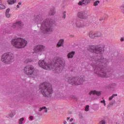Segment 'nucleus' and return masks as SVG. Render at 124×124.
<instances>
[{
  "instance_id": "obj_20",
  "label": "nucleus",
  "mask_w": 124,
  "mask_h": 124,
  "mask_svg": "<svg viewBox=\"0 0 124 124\" xmlns=\"http://www.w3.org/2000/svg\"><path fill=\"white\" fill-rule=\"evenodd\" d=\"M15 116V113H14V112L11 111L7 116L6 118L8 119H12Z\"/></svg>"
},
{
  "instance_id": "obj_47",
  "label": "nucleus",
  "mask_w": 124,
  "mask_h": 124,
  "mask_svg": "<svg viewBox=\"0 0 124 124\" xmlns=\"http://www.w3.org/2000/svg\"><path fill=\"white\" fill-rule=\"evenodd\" d=\"M71 124H76V123H75V122H72Z\"/></svg>"
},
{
  "instance_id": "obj_4",
  "label": "nucleus",
  "mask_w": 124,
  "mask_h": 124,
  "mask_svg": "<svg viewBox=\"0 0 124 124\" xmlns=\"http://www.w3.org/2000/svg\"><path fill=\"white\" fill-rule=\"evenodd\" d=\"M39 91L45 97H52L53 88L51 84L43 83L40 86Z\"/></svg>"
},
{
  "instance_id": "obj_32",
  "label": "nucleus",
  "mask_w": 124,
  "mask_h": 124,
  "mask_svg": "<svg viewBox=\"0 0 124 124\" xmlns=\"http://www.w3.org/2000/svg\"><path fill=\"white\" fill-rule=\"evenodd\" d=\"M44 109H46V107H43L42 108H40V109H39V112H41L42 110H44Z\"/></svg>"
},
{
  "instance_id": "obj_3",
  "label": "nucleus",
  "mask_w": 124,
  "mask_h": 124,
  "mask_svg": "<svg viewBox=\"0 0 124 124\" xmlns=\"http://www.w3.org/2000/svg\"><path fill=\"white\" fill-rule=\"evenodd\" d=\"M43 15L39 14L34 16L33 23L35 25H40V30L42 32L47 34L53 31V27L55 26L56 22L53 19L46 18L44 20Z\"/></svg>"
},
{
  "instance_id": "obj_9",
  "label": "nucleus",
  "mask_w": 124,
  "mask_h": 124,
  "mask_svg": "<svg viewBox=\"0 0 124 124\" xmlns=\"http://www.w3.org/2000/svg\"><path fill=\"white\" fill-rule=\"evenodd\" d=\"M85 79L82 77H70L68 78V82L74 86L83 85Z\"/></svg>"
},
{
  "instance_id": "obj_6",
  "label": "nucleus",
  "mask_w": 124,
  "mask_h": 124,
  "mask_svg": "<svg viewBox=\"0 0 124 124\" xmlns=\"http://www.w3.org/2000/svg\"><path fill=\"white\" fill-rule=\"evenodd\" d=\"M24 74L28 75L31 78H36L37 77V72L34 70V67L31 65H27L23 69Z\"/></svg>"
},
{
  "instance_id": "obj_2",
  "label": "nucleus",
  "mask_w": 124,
  "mask_h": 124,
  "mask_svg": "<svg viewBox=\"0 0 124 124\" xmlns=\"http://www.w3.org/2000/svg\"><path fill=\"white\" fill-rule=\"evenodd\" d=\"M38 64L40 67L46 70H52L53 73L59 74L62 71L63 67L65 65V62L62 58L56 57L52 61L47 62H46L44 60H40Z\"/></svg>"
},
{
  "instance_id": "obj_44",
  "label": "nucleus",
  "mask_w": 124,
  "mask_h": 124,
  "mask_svg": "<svg viewBox=\"0 0 124 124\" xmlns=\"http://www.w3.org/2000/svg\"><path fill=\"white\" fill-rule=\"evenodd\" d=\"M120 40H121V42L124 41V38H122Z\"/></svg>"
},
{
  "instance_id": "obj_8",
  "label": "nucleus",
  "mask_w": 124,
  "mask_h": 124,
  "mask_svg": "<svg viewBox=\"0 0 124 124\" xmlns=\"http://www.w3.org/2000/svg\"><path fill=\"white\" fill-rule=\"evenodd\" d=\"M87 50L93 53V54H99L100 55H102L104 53V48L102 47L100 45H92L89 46L87 47Z\"/></svg>"
},
{
  "instance_id": "obj_10",
  "label": "nucleus",
  "mask_w": 124,
  "mask_h": 124,
  "mask_svg": "<svg viewBox=\"0 0 124 124\" xmlns=\"http://www.w3.org/2000/svg\"><path fill=\"white\" fill-rule=\"evenodd\" d=\"M46 50V47L42 45H38L34 46L33 51L36 54H41Z\"/></svg>"
},
{
  "instance_id": "obj_39",
  "label": "nucleus",
  "mask_w": 124,
  "mask_h": 124,
  "mask_svg": "<svg viewBox=\"0 0 124 124\" xmlns=\"http://www.w3.org/2000/svg\"><path fill=\"white\" fill-rule=\"evenodd\" d=\"M30 119L31 121H32V120H33V117L32 116H31L30 117Z\"/></svg>"
},
{
  "instance_id": "obj_45",
  "label": "nucleus",
  "mask_w": 124,
  "mask_h": 124,
  "mask_svg": "<svg viewBox=\"0 0 124 124\" xmlns=\"http://www.w3.org/2000/svg\"><path fill=\"white\" fill-rule=\"evenodd\" d=\"M103 20V18H100L99 21H101Z\"/></svg>"
},
{
  "instance_id": "obj_23",
  "label": "nucleus",
  "mask_w": 124,
  "mask_h": 124,
  "mask_svg": "<svg viewBox=\"0 0 124 124\" xmlns=\"http://www.w3.org/2000/svg\"><path fill=\"white\" fill-rule=\"evenodd\" d=\"M100 3V1L99 0H95L93 3V6H94V7H96V6H98V5Z\"/></svg>"
},
{
  "instance_id": "obj_7",
  "label": "nucleus",
  "mask_w": 124,
  "mask_h": 124,
  "mask_svg": "<svg viewBox=\"0 0 124 124\" xmlns=\"http://www.w3.org/2000/svg\"><path fill=\"white\" fill-rule=\"evenodd\" d=\"M1 61L4 63L10 64L14 62V54L12 52H6L1 57Z\"/></svg>"
},
{
  "instance_id": "obj_11",
  "label": "nucleus",
  "mask_w": 124,
  "mask_h": 124,
  "mask_svg": "<svg viewBox=\"0 0 124 124\" xmlns=\"http://www.w3.org/2000/svg\"><path fill=\"white\" fill-rule=\"evenodd\" d=\"M78 17L79 18V19L86 20V19H88V13L86 11L79 12L78 13Z\"/></svg>"
},
{
  "instance_id": "obj_5",
  "label": "nucleus",
  "mask_w": 124,
  "mask_h": 124,
  "mask_svg": "<svg viewBox=\"0 0 124 124\" xmlns=\"http://www.w3.org/2000/svg\"><path fill=\"white\" fill-rule=\"evenodd\" d=\"M11 43L16 49H23L28 45V41L21 38H16L12 39Z\"/></svg>"
},
{
  "instance_id": "obj_27",
  "label": "nucleus",
  "mask_w": 124,
  "mask_h": 124,
  "mask_svg": "<svg viewBox=\"0 0 124 124\" xmlns=\"http://www.w3.org/2000/svg\"><path fill=\"white\" fill-rule=\"evenodd\" d=\"M120 8L123 14H124V3L120 7Z\"/></svg>"
},
{
  "instance_id": "obj_29",
  "label": "nucleus",
  "mask_w": 124,
  "mask_h": 124,
  "mask_svg": "<svg viewBox=\"0 0 124 124\" xmlns=\"http://www.w3.org/2000/svg\"><path fill=\"white\" fill-rule=\"evenodd\" d=\"M24 120H25V119L24 118H20L19 120L18 124H22L23 122H24Z\"/></svg>"
},
{
  "instance_id": "obj_35",
  "label": "nucleus",
  "mask_w": 124,
  "mask_h": 124,
  "mask_svg": "<svg viewBox=\"0 0 124 124\" xmlns=\"http://www.w3.org/2000/svg\"><path fill=\"white\" fill-rule=\"evenodd\" d=\"M70 97L71 98H73V99H76V98H77V97L75 95H71Z\"/></svg>"
},
{
  "instance_id": "obj_25",
  "label": "nucleus",
  "mask_w": 124,
  "mask_h": 124,
  "mask_svg": "<svg viewBox=\"0 0 124 124\" xmlns=\"http://www.w3.org/2000/svg\"><path fill=\"white\" fill-rule=\"evenodd\" d=\"M118 96V94H113L111 96H109L108 98V101H111L113 98H114L115 97Z\"/></svg>"
},
{
  "instance_id": "obj_24",
  "label": "nucleus",
  "mask_w": 124,
  "mask_h": 124,
  "mask_svg": "<svg viewBox=\"0 0 124 124\" xmlns=\"http://www.w3.org/2000/svg\"><path fill=\"white\" fill-rule=\"evenodd\" d=\"M102 36V34L100 32H95V37H101Z\"/></svg>"
},
{
  "instance_id": "obj_15",
  "label": "nucleus",
  "mask_w": 124,
  "mask_h": 124,
  "mask_svg": "<svg viewBox=\"0 0 124 124\" xmlns=\"http://www.w3.org/2000/svg\"><path fill=\"white\" fill-rule=\"evenodd\" d=\"M56 14V8L55 7H52L50 9L48 12V16H54Z\"/></svg>"
},
{
  "instance_id": "obj_40",
  "label": "nucleus",
  "mask_w": 124,
  "mask_h": 124,
  "mask_svg": "<svg viewBox=\"0 0 124 124\" xmlns=\"http://www.w3.org/2000/svg\"><path fill=\"white\" fill-rule=\"evenodd\" d=\"M74 120V119H73V118H71L70 119V120H69V122H70V123H72V122H73V120Z\"/></svg>"
},
{
  "instance_id": "obj_22",
  "label": "nucleus",
  "mask_w": 124,
  "mask_h": 124,
  "mask_svg": "<svg viewBox=\"0 0 124 124\" xmlns=\"http://www.w3.org/2000/svg\"><path fill=\"white\" fill-rule=\"evenodd\" d=\"M32 62H33V60L32 59L28 58L24 62L25 64H29V63Z\"/></svg>"
},
{
  "instance_id": "obj_38",
  "label": "nucleus",
  "mask_w": 124,
  "mask_h": 124,
  "mask_svg": "<svg viewBox=\"0 0 124 124\" xmlns=\"http://www.w3.org/2000/svg\"><path fill=\"white\" fill-rule=\"evenodd\" d=\"M56 95L57 97H59V98L61 97V94H56Z\"/></svg>"
},
{
  "instance_id": "obj_1",
  "label": "nucleus",
  "mask_w": 124,
  "mask_h": 124,
  "mask_svg": "<svg viewBox=\"0 0 124 124\" xmlns=\"http://www.w3.org/2000/svg\"><path fill=\"white\" fill-rule=\"evenodd\" d=\"M89 60L92 62V66L94 74L102 78H108L114 73V70L112 69H106L102 64H107L109 61L103 56H90Z\"/></svg>"
},
{
  "instance_id": "obj_19",
  "label": "nucleus",
  "mask_w": 124,
  "mask_h": 124,
  "mask_svg": "<svg viewBox=\"0 0 124 124\" xmlns=\"http://www.w3.org/2000/svg\"><path fill=\"white\" fill-rule=\"evenodd\" d=\"M75 55V51H72L67 54V57L68 59H73Z\"/></svg>"
},
{
  "instance_id": "obj_16",
  "label": "nucleus",
  "mask_w": 124,
  "mask_h": 124,
  "mask_svg": "<svg viewBox=\"0 0 124 124\" xmlns=\"http://www.w3.org/2000/svg\"><path fill=\"white\" fill-rule=\"evenodd\" d=\"M90 95H92V94L94 95L96 94L98 96H100L101 95V92L100 91H91L89 93Z\"/></svg>"
},
{
  "instance_id": "obj_21",
  "label": "nucleus",
  "mask_w": 124,
  "mask_h": 124,
  "mask_svg": "<svg viewBox=\"0 0 124 124\" xmlns=\"http://www.w3.org/2000/svg\"><path fill=\"white\" fill-rule=\"evenodd\" d=\"M89 36L90 38H92L93 39V38H95V32L90 31L89 34Z\"/></svg>"
},
{
  "instance_id": "obj_18",
  "label": "nucleus",
  "mask_w": 124,
  "mask_h": 124,
  "mask_svg": "<svg viewBox=\"0 0 124 124\" xmlns=\"http://www.w3.org/2000/svg\"><path fill=\"white\" fill-rule=\"evenodd\" d=\"M117 83H113L110 84V89L111 91H115L117 89Z\"/></svg>"
},
{
  "instance_id": "obj_12",
  "label": "nucleus",
  "mask_w": 124,
  "mask_h": 124,
  "mask_svg": "<svg viewBox=\"0 0 124 124\" xmlns=\"http://www.w3.org/2000/svg\"><path fill=\"white\" fill-rule=\"evenodd\" d=\"M17 27L18 30H22V28L24 27V24L21 21H16L12 25V28L16 29Z\"/></svg>"
},
{
  "instance_id": "obj_46",
  "label": "nucleus",
  "mask_w": 124,
  "mask_h": 124,
  "mask_svg": "<svg viewBox=\"0 0 124 124\" xmlns=\"http://www.w3.org/2000/svg\"><path fill=\"white\" fill-rule=\"evenodd\" d=\"M45 113H47V112H48V110H47V109H45Z\"/></svg>"
},
{
  "instance_id": "obj_26",
  "label": "nucleus",
  "mask_w": 124,
  "mask_h": 124,
  "mask_svg": "<svg viewBox=\"0 0 124 124\" xmlns=\"http://www.w3.org/2000/svg\"><path fill=\"white\" fill-rule=\"evenodd\" d=\"M7 2L10 5H12V4H14L16 2V0H8Z\"/></svg>"
},
{
  "instance_id": "obj_17",
  "label": "nucleus",
  "mask_w": 124,
  "mask_h": 124,
  "mask_svg": "<svg viewBox=\"0 0 124 124\" xmlns=\"http://www.w3.org/2000/svg\"><path fill=\"white\" fill-rule=\"evenodd\" d=\"M63 44H64V39H60L57 45H56V47L57 48H60V47H62V46H63Z\"/></svg>"
},
{
  "instance_id": "obj_14",
  "label": "nucleus",
  "mask_w": 124,
  "mask_h": 124,
  "mask_svg": "<svg viewBox=\"0 0 124 124\" xmlns=\"http://www.w3.org/2000/svg\"><path fill=\"white\" fill-rule=\"evenodd\" d=\"M90 2H91V0H81L78 2V5H81V6H86L88 5Z\"/></svg>"
},
{
  "instance_id": "obj_36",
  "label": "nucleus",
  "mask_w": 124,
  "mask_h": 124,
  "mask_svg": "<svg viewBox=\"0 0 124 124\" xmlns=\"http://www.w3.org/2000/svg\"><path fill=\"white\" fill-rule=\"evenodd\" d=\"M6 16L7 18H10V14L6 13Z\"/></svg>"
},
{
  "instance_id": "obj_28",
  "label": "nucleus",
  "mask_w": 124,
  "mask_h": 124,
  "mask_svg": "<svg viewBox=\"0 0 124 124\" xmlns=\"http://www.w3.org/2000/svg\"><path fill=\"white\" fill-rule=\"evenodd\" d=\"M66 11H64L62 13V18L63 19H65L66 17Z\"/></svg>"
},
{
  "instance_id": "obj_42",
  "label": "nucleus",
  "mask_w": 124,
  "mask_h": 124,
  "mask_svg": "<svg viewBox=\"0 0 124 124\" xmlns=\"http://www.w3.org/2000/svg\"><path fill=\"white\" fill-rule=\"evenodd\" d=\"M63 124H67V122H66V121H64L63 122Z\"/></svg>"
},
{
  "instance_id": "obj_34",
  "label": "nucleus",
  "mask_w": 124,
  "mask_h": 124,
  "mask_svg": "<svg viewBox=\"0 0 124 124\" xmlns=\"http://www.w3.org/2000/svg\"><path fill=\"white\" fill-rule=\"evenodd\" d=\"M101 103H103L104 106H106V103L105 100L101 101Z\"/></svg>"
},
{
  "instance_id": "obj_13",
  "label": "nucleus",
  "mask_w": 124,
  "mask_h": 124,
  "mask_svg": "<svg viewBox=\"0 0 124 124\" xmlns=\"http://www.w3.org/2000/svg\"><path fill=\"white\" fill-rule=\"evenodd\" d=\"M76 25L77 28H83V27H86L87 26V23L85 21L78 20L76 23Z\"/></svg>"
},
{
  "instance_id": "obj_30",
  "label": "nucleus",
  "mask_w": 124,
  "mask_h": 124,
  "mask_svg": "<svg viewBox=\"0 0 124 124\" xmlns=\"http://www.w3.org/2000/svg\"><path fill=\"white\" fill-rule=\"evenodd\" d=\"M5 9V6L3 4H0V10Z\"/></svg>"
},
{
  "instance_id": "obj_37",
  "label": "nucleus",
  "mask_w": 124,
  "mask_h": 124,
  "mask_svg": "<svg viewBox=\"0 0 124 124\" xmlns=\"http://www.w3.org/2000/svg\"><path fill=\"white\" fill-rule=\"evenodd\" d=\"M10 11V9H7L6 11V13H9Z\"/></svg>"
},
{
  "instance_id": "obj_43",
  "label": "nucleus",
  "mask_w": 124,
  "mask_h": 124,
  "mask_svg": "<svg viewBox=\"0 0 124 124\" xmlns=\"http://www.w3.org/2000/svg\"><path fill=\"white\" fill-rule=\"evenodd\" d=\"M70 119V117H67V122H68V121H69Z\"/></svg>"
},
{
  "instance_id": "obj_41",
  "label": "nucleus",
  "mask_w": 124,
  "mask_h": 124,
  "mask_svg": "<svg viewBox=\"0 0 124 124\" xmlns=\"http://www.w3.org/2000/svg\"><path fill=\"white\" fill-rule=\"evenodd\" d=\"M113 105H114V103H112V102H110L109 103V105L113 106Z\"/></svg>"
},
{
  "instance_id": "obj_33",
  "label": "nucleus",
  "mask_w": 124,
  "mask_h": 124,
  "mask_svg": "<svg viewBox=\"0 0 124 124\" xmlns=\"http://www.w3.org/2000/svg\"><path fill=\"white\" fill-rule=\"evenodd\" d=\"M21 4H22V2H18V4L16 5L17 8H18V9L20 8V5H21Z\"/></svg>"
},
{
  "instance_id": "obj_31",
  "label": "nucleus",
  "mask_w": 124,
  "mask_h": 124,
  "mask_svg": "<svg viewBox=\"0 0 124 124\" xmlns=\"http://www.w3.org/2000/svg\"><path fill=\"white\" fill-rule=\"evenodd\" d=\"M90 108V106L87 105L85 107V111L88 112L89 111V108Z\"/></svg>"
}]
</instances>
